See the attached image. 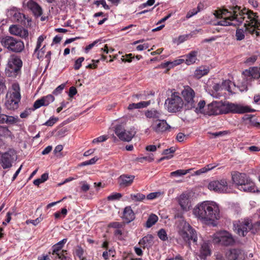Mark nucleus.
I'll list each match as a JSON object with an SVG mask.
<instances>
[{
  "label": "nucleus",
  "mask_w": 260,
  "mask_h": 260,
  "mask_svg": "<svg viewBox=\"0 0 260 260\" xmlns=\"http://www.w3.org/2000/svg\"><path fill=\"white\" fill-rule=\"evenodd\" d=\"M194 215L202 223L214 224L220 218L218 205L213 202L205 201L197 205L193 210Z\"/></svg>",
  "instance_id": "nucleus-2"
},
{
  "label": "nucleus",
  "mask_w": 260,
  "mask_h": 260,
  "mask_svg": "<svg viewBox=\"0 0 260 260\" xmlns=\"http://www.w3.org/2000/svg\"><path fill=\"white\" fill-rule=\"evenodd\" d=\"M108 139L107 136H101L97 138H95L92 140L93 143H96L99 142H104Z\"/></svg>",
  "instance_id": "nucleus-50"
},
{
  "label": "nucleus",
  "mask_w": 260,
  "mask_h": 260,
  "mask_svg": "<svg viewBox=\"0 0 260 260\" xmlns=\"http://www.w3.org/2000/svg\"><path fill=\"white\" fill-rule=\"evenodd\" d=\"M122 217L126 223H129L134 220L135 214L131 207L128 206L124 208Z\"/></svg>",
  "instance_id": "nucleus-23"
},
{
  "label": "nucleus",
  "mask_w": 260,
  "mask_h": 260,
  "mask_svg": "<svg viewBox=\"0 0 260 260\" xmlns=\"http://www.w3.org/2000/svg\"><path fill=\"white\" fill-rule=\"evenodd\" d=\"M248 107H244L239 105L222 102H213L207 105L205 113L209 116L226 114L230 112L243 113L249 112Z\"/></svg>",
  "instance_id": "nucleus-3"
},
{
  "label": "nucleus",
  "mask_w": 260,
  "mask_h": 260,
  "mask_svg": "<svg viewBox=\"0 0 260 260\" xmlns=\"http://www.w3.org/2000/svg\"><path fill=\"white\" fill-rule=\"evenodd\" d=\"M240 254V250L232 249L226 252V256L229 260H236L238 258Z\"/></svg>",
  "instance_id": "nucleus-30"
},
{
  "label": "nucleus",
  "mask_w": 260,
  "mask_h": 260,
  "mask_svg": "<svg viewBox=\"0 0 260 260\" xmlns=\"http://www.w3.org/2000/svg\"><path fill=\"white\" fill-rule=\"evenodd\" d=\"M138 103V106H139L140 109L144 108L147 107L148 106H149L151 104L150 101H142Z\"/></svg>",
  "instance_id": "nucleus-52"
},
{
  "label": "nucleus",
  "mask_w": 260,
  "mask_h": 260,
  "mask_svg": "<svg viewBox=\"0 0 260 260\" xmlns=\"http://www.w3.org/2000/svg\"><path fill=\"white\" fill-rule=\"evenodd\" d=\"M175 152V148L174 147H171L169 149H165L162 152V154L168 155L169 154H172Z\"/></svg>",
  "instance_id": "nucleus-63"
},
{
  "label": "nucleus",
  "mask_w": 260,
  "mask_h": 260,
  "mask_svg": "<svg viewBox=\"0 0 260 260\" xmlns=\"http://www.w3.org/2000/svg\"><path fill=\"white\" fill-rule=\"evenodd\" d=\"M131 199L135 202H140L145 199V196L142 193L131 194Z\"/></svg>",
  "instance_id": "nucleus-36"
},
{
  "label": "nucleus",
  "mask_w": 260,
  "mask_h": 260,
  "mask_svg": "<svg viewBox=\"0 0 260 260\" xmlns=\"http://www.w3.org/2000/svg\"><path fill=\"white\" fill-rule=\"evenodd\" d=\"M6 100L5 103V107L10 110H15L19 107V103L21 100L13 98L11 96L6 95Z\"/></svg>",
  "instance_id": "nucleus-20"
},
{
  "label": "nucleus",
  "mask_w": 260,
  "mask_h": 260,
  "mask_svg": "<svg viewBox=\"0 0 260 260\" xmlns=\"http://www.w3.org/2000/svg\"><path fill=\"white\" fill-rule=\"evenodd\" d=\"M123 225L124 224L123 223L118 222H111L109 224V227L113 228L116 229H121L123 226Z\"/></svg>",
  "instance_id": "nucleus-47"
},
{
  "label": "nucleus",
  "mask_w": 260,
  "mask_h": 260,
  "mask_svg": "<svg viewBox=\"0 0 260 260\" xmlns=\"http://www.w3.org/2000/svg\"><path fill=\"white\" fill-rule=\"evenodd\" d=\"M16 153L14 150H9L1 156V166L4 169H9L12 167V162Z\"/></svg>",
  "instance_id": "nucleus-15"
},
{
  "label": "nucleus",
  "mask_w": 260,
  "mask_h": 260,
  "mask_svg": "<svg viewBox=\"0 0 260 260\" xmlns=\"http://www.w3.org/2000/svg\"><path fill=\"white\" fill-rule=\"evenodd\" d=\"M77 92L76 88L74 86H72L69 89V96L72 98L77 93Z\"/></svg>",
  "instance_id": "nucleus-58"
},
{
  "label": "nucleus",
  "mask_w": 260,
  "mask_h": 260,
  "mask_svg": "<svg viewBox=\"0 0 260 260\" xmlns=\"http://www.w3.org/2000/svg\"><path fill=\"white\" fill-rule=\"evenodd\" d=\"M197 51H192L187 54L185 59V63L187 65H190L195 63L197 60Z\"/></svg>",
  "instance_id": "nucleus-29"
},
{
  "label": "nucleus",
  "mask_w": 260,
  "mask_h": 260,
  "mask_svg": "<svg viewBox=\"0 0 260 260\" xmlns=\"http://www.w3.org/2000/svg\"><path fill=\"white\" fill-rule=\"evenodd\" d=\"M122 197V195L120 193H113L107 197V199L109 201H114L120 199Z\"/></svg>",
  "instance_id": "nucleus-44"
},
{
  "label": "nucleus",
  "mask_w": 260,
  "mask_h": 260,
  "mask_svg": "<svg viewBox=\"0 0 260 260\" xmlns=\"http://www.w3.org/2000/svg\"><path fill=\"white\" fill-rule=\"evenodd\" d=\"M151 127L156 133H161L170 128L167 122L164 120L157 119L152 122Z\"/></svg>",
  "instance_id": "nucleus-17"
},
{
  "label": "nucleus",
  "mask_w": 260,
  "mask_h": 260,
  "mask_svg": "<svg viewBox=\"0 0 260 260\" xmlns=\"http://www.w3.org/2000/svg\"><path fill=\"white\" fill-rule=\"evenodd\" d=\"M6 95L11 96L13 98L21 100V96L20 94V88L19 84L16 82L13 83Z\"/></svg>",
  "instance_id": "nucleus-21"
},
{
  "label": "nucleus",
  "mask_w": 260,
  "mask_h": 260,
  "mask_svg": "<svg viewBox=\"0 0 260 260\" xmlns=\"http://www.w3.org/2000/svg\"><path fill=\"white\" fill-rule=\"evenodd\" d=\"M11 34L19 36L21 38H26L28 36V31L20 26L12 25L9 27Z\"/></svg>",
  "instance_id": "nucleus-18"
},
{
  "label": "nucleus",
  "mask_w": 260,
  "mask_h": 260,
  "mask_svg": "<svg viewBox=\"0 0 260 260\" xmlns=\"http://www.w3.org/2000/svg\"><path fill=\"white\" fill-rule=\"evenodd\" d=\"M165 105L170 112L180 111L184 107V102L178 92L174 91L166 100Z\"/></svg>",
  "instance_id": "nucleus-7"
},
{
  "label": "nucleus",
  "mask_w": 260,
  "mask_h": 260,
  "mask_svg": "<svg viewBox=\"0 0 260 260\" xmlns=\"http://www.w3.org/2000/svg\"><path fill=\"white\" fill-rule=\"evenodd\" d=\"M44 47L45 46L41 49H39L36 54L34 53V55H36L38 59H40L43 57L44 54V51L43 50V49Z\"/></svg>",
  "instance_id": "nucleus-57"
},
{
  "label": "nucleus",
  "mask_w": 260,
  "mask_h": 260,
  "mask_svg": "<svg viewBox=\"0 0 260 260\" xmlns=\"http://www.w3.org/2000/svg\"><path fill=\"white\" fill-rule=\"evenodd\" d=\"M216 166H213L212 164H209L206 166L205 167L201 169L202 173H206L207 172L214 169Z\"/></svg>",
  "instance_id": "nucleus-51"
},
{
  "label": "nucleus",
  "mask_w": 260,
  "mask_h": 260,
  "mask_svg": "<svg viewBox=\"0 0 260 260\" xmlns=\"http://www.w3.org/2000/svg\"><path fill=\"white\" fill-rule=\"evenodd\" d=\"M83 253L84 250L83 248L81 247H78L76 250V254L80 258H82Z\"/></svg>",
  "instance_id": "nucleus-54"
},
{
  "label": "nucleus",
  "mask_w": 260,
  "mask_h": 260,
  "mask_svg": "<svg viewBox=\"0 0 260 260\" xmlns=\"http://www.w3.org/2000/svg\"><path fill=\"white\" fill-rule=\"evenodd\" d=\"M153 237L151 235H147L140 240L139 244L143 248H148L153 245Z\"/></svg>",
  "instance_id": "nucleus-26"
},
{
  "label": "nucleus",
  "mask_w": 260,
  "mask_h": 260,
  "mask_svg": "<svg viewBox=\"0 0 260 260\" xmlns=\"http://www.w3.org/2000/svg\"><path fill=\"white\" fill-rule=\"evenodd\" d=\"M208 187L210 190L219 193L228 192V182L225 179L212 181L208 184Z\"/></svg>",
  "instance_id": "nucleus-12"
},
{
  "label": "nucleus",
  "mask_w": 260,
  "mask_h": 260,
  "mask_svg": "<svg viewBox=\"0 0 260 260\" xmlns=\"http://www.w3.org/2000/svg\"><path fill=\"white\" fill-rule=\"evenodd\" d=\"M95 4H96L97 6L101 5L105 9L107 10L110 9L109 7L106 4V1L105 0L97 1L95 2Z\"/></svg>",
  "instance_id": "nucleus-53"
},
{
  "label": "nucleus",
  "mask_w": 260,
  "mask_h": 260,
  "mask_svg": "<svg viewBox=\"0 0 260 260\" xmlns=\"http://www.w3.org/2000/svg\"><path fill=\"white\" fill-rule=\"evenodd\" d=\"M52 149V147L51 146H48L46 147L42 152V154L43 155H46L49 153Z\"/></svg>",
  "instance_id": "nucleus-64"
},
{
  "label": "nucleus",
  "mask_w": 260,
  "mask_h": 260,
  "mask_svg": "<svg viewBox=\"0 0 260 260\" xmlns=\"http://www.w3.org/2000/svg\"><path fill=\"white\" fill-rule=\"evenodd\" d=\"M249 179V178L245 173L235 172L232 174V180L238 187L248 182Z\"/></svg>",
  "instance_id": "nucleus-16"
},
{
  "label": "nucleus",
  "mask_w": 260,
  "mask_h": 260,
  "mask_svg": "<svg viewBox=\"0 0 260 260\" xmlns=\"http://www.w3.org/2000/svg\"><path fill=\"white\" fill-rule=\"evenodd\" d=\"M158 218L156 215L154 214H150L145 223V226L147 228L151 227L155 224V223L158 221Z\"/></svg>",
  "instance_id": "nucleus-33"
},
{
  "label": "nucleus",
  "mask_w": 260,
  "mask_h": 260,
  "mask_svg": "<svg viewBox=\"0 0 260 260\" xmlns=\"http://www.w3.org/2000/svg\"><path fill=\"white\" fill-rule=\"evenodd\" d=\"M201 252L205 256L210 254V251L207 244H204L202 245L201 247Z\"/></svg>",
  "instance_id": "nucleus-42"
},
{
  "label": "nucleus",
  "mask_w": 260,
  "mask_h": 260,
  "mask_svg": "<svg viewBox=\"0 0 260 260\" xmlns=\"http://www.w3.org/2000/svg\"><path fill=\"white\" fill-rule=\"evenodd\" d=\"M214 15L217 18H223L217 22L216 25H218L239 26L245 20V30L250 34H255L257 36H259L257 16L251 11L245 9L240 10V7L236 6L232 8L231 11L225 9L217 10L214 12Z\"/></svg>",
  "instance_id": "nucleus-1"
},
{
  "label": "nucleus",
  "mask_w": 260,
  "mask_h": 260,
  "mask_svg": "<svg viewBox=\"0 0 260 260\" xmlns=\"http://www.w3.org/2000/svg\"><path fill=\"white\" fill-rule=\"evenodd\" d=\"M57 119L56 118H50L45 122V124L47 126H52L57 121Z\"/></svg>",
  "instance_id": "nucleus-59"
},
{
  "label": "nucleus",
  "mask_w": 260,
  "mask_h": 260,
  "mask_svg": "<svg viewBox=\"0 0 260 260\" xmlns=\"http://www.w3.org/2000/svg\"><path fill=\"white\" fill-rule=\"evenodd\" d=\"M84 60V58L83 57H80L78 59H77L75 63L74 69L76 70H79L81 66V63Z\"/></svg>",
  "instance_id": "nucleus-46"
},
{
  "label": "nucleus",
  "mask_w": 260,
  "mask_h": 260,
  "mask_svg": "<svg viewBox=\"0 0 260 260\" xmlns=\"http://www.w3.org/2000/svg\"><path fill=\"white\" fill-rule=\"evenodd\" d=\"M42 220V218L40 217L39 218H37L35 220H30L29 221H27L26 222L28 223V222L32 223L34 225H37L39 223H40Z\"/></svg>",
  "instance_id": "nucleus-62"
},
{
  "label": "nucleus",
  "mask_w": 260,
  "mask_h": 260,
  "mask_svg": "<svg viewBox=\"0 0 260 260\" xmlns=\"http://www.w3.org/2000/svg\"><path fill=\"white\" fill-rule=\"evenodd\" d=\"M22 61L19 57L12 54L8 58L5 74L8 77L15 78L20 74Z\"/></svg>",
  "instance_id": "nucleus-5"
},
{
  "label": "nucleus",
  "mask_w": 260,
  "mask_h": 260,
  "mask_svg": "<svg viewBox=\"0 0 260 260\" xmlns=\"http://www.w3.org/2000/svg\"><path fill=\"white\" fill-rule=\"evenodd\" d=\"M243 74L253 79H258L260 77V68L257 67L250 68L248 70H245Z\"/></svg>",
  "instance_id": "nucleus-25"
},
{
  "label": "nucleus",
  "mask_w": 260,
  "mask_h": 260,
  "mask_svg": "<svg viewBox=\"0 0 260 260\" xmlns=\"http://www.w3.org/2000/svg\"><path fill=\"white\" fill-rule=\"evenodd\" d=\"M35 110L34 109V108L33 109L32 108H27L23 112H22L20 115V116L21 118H26L28 115H29L31 112Z\"/></svg>",
  "instance_id": "nucleus-43"
},
{
  "label": "nucleus",
  "mask_w": 260,
  "mask_h": 260,
  "mask_svg": "<svg viewBox=\"0 0 260 260\" xmlns=\"http://www.w3.org/2000/svg\"><path fill=\"white\" fill-rule=\"evenodd\" d=\"M191 169H188V170H178L172 172L170 173L171 176H175V177H178L181 176L183 175H185L188 173L190 172V171Z\"/></svg>",
  "instance_id": "nucleus-34"
},
{
  "label": "nucleus",
  "mask_w": 260,
  "mask_h": 260,
  "mask_svg": "<svg viewBox=\"0 0 260 260\" xmlns=\"http://www.w3.org/2000/svg\"><path fill=\"white\" fill-rule=\"evenodd\" d=\"M158 237L162 241H166L168 239V236L166 231L161 229L158 232Z\"/></svg>",
  "instance_id": "nucleus-41"
},
{
  "label": "nucleus",
  "mask_w": 260,
  "mask_h": 260,
  "mask_svg": "<svg viewBox=\"0 0 260 260\" xmlns=\"http://www.w3.org/2000/svg\"><path fill=\"white\" fill-rule=\"evenodd\" d=\"M1 136L7 138H10L11 139H12L13 137L11 132L7 127L3 126H1Z\"/></svg>",
  "instance_id": "nucleus-37"
},
{
  "label": "nucleus",
  "mask_w": 260,
  "mask_h": 260,
  "mask_svg": "<svg viewBox=\"0 0 260 260\" xmlns=\"http://www.w3.org/2000/svg\"><path fill=\"white\" fill-rule=\"evenodd\" d=\"M161 193L160 192H151L147 195V199L148 200H153L159 197Z\"/></svg>",
  "instance_id": "nucleus-49"
},
{
  "label": "nucleus",
  "mask_w": 260,
  "mask_h": 260,
  "mask_svg": "<svg viewBox=\"0 0 260 260\" xmlns=\"http://www.w3.org/2000/svg\"><path fill=\"white\" fill-rule=\"evenodd\" d=\"M212 241L215 244H220L224 246H232L235 240L232 234L226 231L216 232L212 235Z\"/></svg>",
  "instance_id": "nucleus-9"
},
{
  "label": "nucleus",
  "mask_w": 260,
  "mask_h": 260,
  "mask_svg": "<svg viewBox=\"0 0 260 260\" xmlns=\"http://www.w3.org/2000/svg\"><path fill=\"white\" fill-rule=\"evenodd\" d=\"M132 58V54H128L125 55V58L122 56V61L123 62H131Z\"/></svg>",
  "instance_id": "nucleus-61"
},
{
  "label": "nucleus",
  "mask_w": 260,
  "mask_h": 260,
  "mask_svg": "<svg viewBox=\"0 0 260 260\" xmlns=\"http://www.w3.org/2000/svg\"><path fill=\"white\" fill-rule=\"evenodd\" d=\"M257 59V56L255 55H253L247 58L245 62L247 63H253Z\"/></svg>",
  "instance_id": "nucleus-60"
},
{
  "label": "nucleus",
  "mask_w": 260,
  "mask_h": 260,
  "mask_svg": "<svg viewBox=\"0 0 260 260\" xmlns=\"http://www.w3.org/2000/svg\"><path fill=\"white\" fill-rule=\"evenodd\" d=\"M18 121V117L9 116L6 114H1V123L7 124H13Z\"/></svg>",
  "instance_id": "nucleus-27"
},
{
  "label": "nucleus",
  "mask_w": 260,
  "mask_h": 260,
  "mask_svg": "<svg viewBox=\"0 0 260 260\" xmlns=\"http://www.w3.org/2000/svg\"><path fill=\"white\" fill-rule=\"evenodd\" d=\"M61 249H59V247L57 246V244L53 246V254H56L59 258H61L62 255L60 254L62 251H61Z\"/></svg>",
  "instance_id": "nucleus-45"
},
{
  "label": "nucleus",
  "mask_w": 260,
  "mask_h": 260,
  "mask_svg": "<svg viewBox=\"0 0 260 260\" xmlns=\"http://www.w3.org/2000/svg\"><path fill=\"white\" fill-rule=\"evenodd\" d=\"M54 97L51 94H48L40 99L37 100L34 104L35 109H37L41 106H48L50 103L54 101Z\"/></svg>",
  "instance_id": "nucleus-19"
},
{
  "label": "nucleus",
  "mask_w": 260,
  "mask_h": 260,
  "mask_svg": "<svg viewBox=\"0 0 260 260\" xmlns=\"http://www.w3.org/2000/svg\"><path fill=\"white\" fill-rule=\"evenodd\" d=\"M66 84L64 83L61 84L55 88V89L53 92V94L55 95H58V94L60 93L62 90L64 88Z\"/></svg>",
  "instance_id": "nucleus-48"
},
{
  "label": "nucleus",
  "mask_w": 260,
  "mask_h": 260,
  "mask_svg": "<svg viewBox=\"0 0 260 260\" xmlns=\"http://www.w3.org/2000/svg\"><path fill=\"white\" fill-rule=\"evenodd\" d=\"M188 37V35L180 36L178 37V38L177 39V44L183 43L185 41L187 40Z\"/></svg>",
  "instance_id": "nucleus-56"
},
{
  "label": "nucleus",
  "mask_w": 260,
  "mask_h": 260,
  "mask_svg": "<svg viewBox=\"0 0 260 260\" xmlns=\"http://www.w3.org/2000/svg\"><path fill=\"white\" fill-rule=\"evenodd\" d=\"M10 14L13 15V20L18 22H22L25 19V16L15 10H11L10 11Z\"/></svg>",
  "instance_id": "nucleus-32"
},
{
  "label": "nucleus",
  "mask_w": 260,
  "mask_h": 260,
  "mask_svg": "<svg viewBox=\"0 0 260 260\" xmlns=\"http://www.w3.org/2000/svg\"><path fill=\"white\" fill-rule=\"evenodd\" d=\"M145 115L148 118L154 119H158L160 116V113L158 111L154 109L147 110L145 113Z\"/></svg>",
  "instance_id": "nucleus-31"
},
{
  "label": "nucleus",
  "mask_w": 260,
  "mask_h": 260,
  "mask_svg": "<svg viewBox=\"0 0 260 260\" xmlns=\"http://www.w3.org/2000/svg\"><path fill=\"white\" fill-rule=\"evenodd\" d=\"M239 188L241 190L249 192H254L257 190L254 183L250 179L248 181V182L245 183L243 185H241L239 186Z\"/></svg>",
  "instance_id": "nucleus-24"
},
{
  "label": "nucleus",
  "mask_w": 260,
  "mask_h": 260,
  "mask_svg": "<svg viewBox=\"0 0 260 260\" xmlns=\"http://www.w3.org/2000/svg\"><path fill=\"white\" fill-rule=\"evenodd\" d=\"M176 200L183 211H188L191 207L190 195L189 193L183 192L176 198Z\"/></svg>",
  "instance_id": "nucleus-13"
},
{
  "label": "nucleus",
  "mask_w": 260,
  "mask_h": 260,
  "mask_svg": "<svg viewBox=\"0 0 260 260\" xmlns=\"http://www.w3.org/2000/svg\"><path fill=\"white\" fill-rule=\"evenodd\" d=\"M45 38H46V37L43 35L40 36L38 38V39L37 40L36 47L34 51V54H36L37 53V52L39 51V50L40 49V48L42 45V42L44 41V40Z\"/></svg>",
  "instance_id": "nucleus-38"
},
{
  "label": "nucleus",
  "mask_w": 260,
  "mask_h": 260,
  "mask_svg": "<svg viewBox=\"0 0 260 260\" xmlns=\"http://www.w3.org/2000/svg\"><path fill=\"white\" fill-rule=\"evenodd\" d=\"M1 45L9 51L14 53H20L24 49V43L21 40L11 36L3 38Z\"/></svg>",
  "instance_id": "nucleus-6"
},
{
  "label": "nucleus",
  "mask_w": 260,
  "mask_h": 260,
  "mask_svg": "<svg viewBox=\"0 0 260 260\" xmlns=\"http://www.w3.org/2000/svg\"><path fill=\"white\" fill-rule=\"evenodd\" d=\"M114 132L120 140L125 142L131 141L136 133L134 128L125 129L121 125H117L115 128Z\"/></svg>",
  "instance_id": "nucleus-11"
},
{
  "label": "nucleus",
  "mask_w": 260,
  "mask_h": 260,
  "mask_svg": "<svg viewBox=\"0 0 260 260\" xmlns=\"http://www.w3.org/2000/svg\"><path fill=\"white\" fill-rule=\"evenodd\" d=\"M231 84V82L229 80H225L223 81L222 84L221 85V89H224L230 92H232L230 87Z\"/></svg>",
  "instance_id": "nucleus-40"
},
{
  "label": "nucleus",
  "mask_w": 260,
  "mask_h": 260,
  "mask_svg": "<svg viewBox=\"0 0 260 260\" xmlns=\"http://www.w3.org/2000/svg\"><path fill=\"white\" fill-rule=\"evenodd\" d=\"M23 6L24 8L30 10L37 17L40 16L43 13L41 7L33 0H24Z\"/></svg>",
  "instance_id": "nucleus-14"
},
{
  "label": "nucleus",
  "mask_w": 260,
  "mask_h": 260,
  "mask_svg": "<svg viewBox=\"0 0 260 260\" xmlns=\"http://www.w3.org/2000/svg\"><path fill=\"white\" fill-rule=\"evenodd\" d=\"M183 98L184 108L186 110H192L197 105L198 102L194 90L189 86H184L181 91Z\"/></svg>",
  "instance_id": "nucleus-8"
},
{
  "label": "nucleus",
  "mask_w": 260,
  "mask_h": 260,
  "mask_svg": "<svg viewBox=\"0 0 260 260\" xmlns=\"http://www.w3.org/2000/svg\"><path fill=\"white\" fill-rule=\"evenodd\" d=\"M198 10H196L195 9H193L191 11H189L186 16V17L187 18H189L193 16V15H196L198 13V12L200 11V9H199V7H198Z\"/></svg>",
  "instance_id": "nucleus-55"
},
{
  "label": "nucleus",
  "mask_w": 260,
  "mask_h": 260,
  "mask_svg": "<svg viewBox=\"0 0 260 260\" xmlns=\"http://www.w3.org/2000/svg\"><path fill=\"white\" fill-rule=\"evenodd\" d=\"M178 237L176 241L178 244L187 245L190 247V243L197 244L198 236L197 231L186 221L180 220L177 223Z\"/></svg>",
  "instance_id": "nucleus-4"
},
{
  "label": "nucleus",
  "mask_w": 260,
  "mask_h": 260,
  "mask_svg": "<svg viewBox=\"0 0 260 260\" xmlns=\"http://www.w3.org/2000/svg\"><path fill=\"white\" fill-rule=\"evenodd\" d=\"M236 39L238 41L242 40L245 38L244 31L242 29H237L236 32Z\"/></svg>",
  "instance_id": "nucleus-39"
},
{
  "label": "nucleus",
  "mask_w": 260,
  "mask_h": 260,
  "mask_svg": "<svg viewBox=\"0 0 260 260\" xmlns=\"http://www.w3.org/2000/svg\"><path fill=\"white\" fill-rule=\"evenodd\" d=\"M209 72V69L208 67L201 66L198 68L194 73V76L198 79L201 78L203 76L207 75Z\"/></svg>",
  "instance_id": "nucleus-28"
},
{
  "label": "nucleus",
  "mask_w": 260,
  "mask_h": 260,
  "mask_svg": "<svg viewBox=\"0 0 260 260\" xmlns=\"http://www.w3.org/2000/svg\"><path fill=\"white\" fill-rule=\"evenodd\" d=\"M135 176L133 175H121L118 178V183L121 187L129 186L133 183Z\"/></svg>",
  "instance_id": "nucleus-22"
},
{
  "label": "nucleus",
  "mask_w": 260,
  "mask_h": 260,
  "mask_svg": "<svg viewBox=\"0 0 260 260\" xmlns=\"http://www.w3.org/2000/svg\"><path fill=\"white\" fill-rule=\"evenodd\" d=\"M205 104L206 103L205 101H200L198 103H197V105L194 108H193V109H194V111L197 113H202L203 112V108L205 106Z\"/></svg>",
  "instance_id": "nucleus-35"
},
{
  "label": "nucleus",
  "mask_w": 260,
  "mask_h": 260,
  "mask_svg": "<svg viewBox=\"0 0 260 260\" xmlns=\"http://www.w3.org/2000/svg\"><path fill=\"white\" fill-rule=\"evenodd\" d=\"M252 227L251 220L243 219L233 222V230L240 236H245Z\"/></svg>",
  "instance_id": "nucleus-10"
}]
</instances>
